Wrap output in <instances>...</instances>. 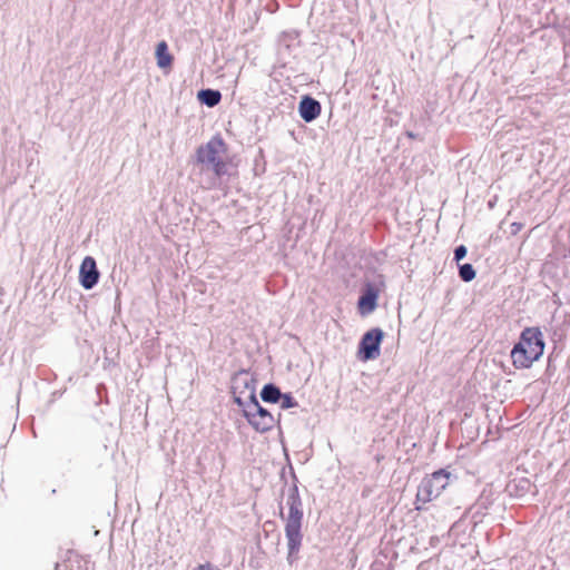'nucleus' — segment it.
Masks as SVG:
<instances>
[{
    "label": "nucleus",
    "instance_id": "nucleus-1",
    "mask_svg": "<svg viewBox=\"0 0 570 570\" xmlns=\"http://www.w3.org/2000/svg\"><path fill=\"white\" fill-rule=\"evenodd\" d=\"M226 146L218 136L202 145L196 151V165L200 170V185L206 189L216 188L227 173Z\"/></svg>",
    "mask_w": 570,
    "mask_h": 570
},
{
    "label": "nucleus",
    "instance_id": "nucleus-2",
    "mask_svg": "<svg viewBox=\"0 0 570 570\" xmlns=\"http://www.w3.org/2000/svg\"><path fill=\"white\" fill-rule=\"evenodd\" d=\"M286 505L288 507V514L285 518L281 511V517L285 520V535L288 548L287 560L292 564L297 559L303 541V503L296 484L288 488Z\"/></svg>",
    "mask_w": 570,
    "mask_h": 570
},
{
    "label": "nucleus",
    "instance_id": "nucleus-3",
    "mask_svg": "<svg viewBox=\"0 0 570 570\" xmlns=\"http://www.w3.org/2000/svg\"><path fill=\"white\" fill-rule=\"evenodd\" d=\"M451 480V473L446 470H439L431 475L424 478L416 493V500L422 503H428L436 499L442 491L449 485Z\"/></svg>",
    "mask_w": 570,
    "mask_h": 570
},
{
    "label": "nucleus",
    "instance_id": "nucleus-4",
    "mask_svg": "<svg viewBox=\"0 0 570 570\" xmlns=\"http://www.w3.org/2000/svg\"><path fill=\"white\" fill-rule=\"evenodd\" d=\"M244 416L253 429L259 433L271 431L276 423L273 414L258 403L256 395L252 396V401H247Z\"/></svg>",
    "mask_w": 570,
    "mask_h": 570
},
{
    "label": "nucleus",
    "instance_id": "nucleus-5",
    "mask_svg": "<svg viewBox=\"0 0 570 570\" xmlns=\"http://www.w3.org/2000/svg\"><path fill=\"white\" fill-rule=\"evenodd\" d=\"M384 333L381 328L375 327L367 331L361 338L358 344L357 356L361 361L376 360L380 356V345Z\"/></svg>",
    "mask_w": 570,
    "mask_h": 570
},
{
    "label": "nucleus",
    "instance_id": "nucleus-6",
    "mask_svg": "<svg viewBox=\"0 0 570 570\" xmlns=\"http://www.w3.org/2000/svg\"><path fill=\"white\" fill-rule=\"evenodd\" d=\"M532 340H534V328L527 327L521 333V341L514 345L511 351L512 363L518 368H528L531 366L534 357H532L527 348L524 347V343L531 345Z\"/></svg>",
    "mask_w": 570,
    "mask_h": 570
},
{
    "label": "nucleus",
    "instance_id": "nucleus-7",
    "mask_svg": "<svg viewBox=\"0 0 570 570\" xmlns=\"http://www.w3.org/2000/svg\"><path fill=\"white\" fill-rule=\"evenodd\" d=\"M100 273L94 257L86 256L80 265L79 282L85 289L94 288L99 281Z\"/></svg>",
    "mask_w": 570,
    "mask_h": 570
},
{
    "label": "nucleus",
    "instance_id": "nucleus-8",
    "mask_svg": "<svg viewBox=\"0 0 570 570\" xmlns=\"http://www.w3.org/2000/svg\"><path fill=\"white\" fill-rule=\"evenodd\" d=\"M248 392V400L252 401V396L256 395L255 392V380L246 371L236 373L232 379V393L244 394Z\"/></svg>",
    "mask_w": 570,
    "mask_h": 570
},
{
    "label": "nucleus",
    "instance_id": "nucleus-9",
    "mask_svg": "<svg viewBox=\"0 0 570 570\" xmlns=\"http://www.w3.org/2000/svg\"><path fill=\"white\" fill-rule=\"evenodd\" d=\"M298 111L304 121L311 122L320 116L321 104L309 96H304L299 101Z\"/></svg>",
    "mask_w": 570,
    "mask_h": 570
},
{
    "label": "nucleus",
    "instance_id": "nucleus-10",
    "mask_svg": "<svg viewBox=\"0 0 570 570\" xmlns=\"http://www.w3.org/2000/svg\"><path fill=\"white\" fill-rule=\"evenodd\" d=\"M377 292L368 286L358 299V307L363 314L371 313L376 307Z\"/></svg>",
    "mask_w": 570,
    "mask_h": 570
},
{
    "label": "nucleus",
    "instance_id": "nucleus-11",
    "mask_svg": "<svg viewBox=\"0 0 570 570\" xmlns=\"http://www.w3.org/2000/svg\"><path fill=\"white\" fill-rule=\"evenodd\" d=\"M198 100L207 107H215L220 102L222 94L215 89H202L197 94Z\"/></svg>",
    "mask_w": 570,
    "mask_h": 570
},
{
    "label": "nucleus",
    "instance_id": "nucleus-12",
    "mask_svg": "<svg viewBox=\"0 0 570 570\" xmlns=\"http://www.w3.org/2000/svg\"><path fill=\"white\" fill-rule=\"evenodd\" d=\"M261 397L266 403H278L282 399V392L275 384L268 383L263 386Z\"/></svg>",
    "mask_w": 570,
    "mask_h": 570
},
{
    "label": "nucleus",
    "instance_id": "nucleus-13",
    "mask_svg": "<svg viewBox=\"0 0 570 570\" xmlns=\"http://www.w3.org/2000/svg\"><path fill=\"white\" fill-rule=\"evenodd\" d=\"M156 58L159 68L169 67L173 62V56L168 52V46L165 41H160L156 47Z\"/></svg>",
    "mask_w": 570,
    "mask_h": 570
},
{
    "label": "nucleus",
    "instance_id": "nucleus-14",
    "mask_svg": "<svg viewBox=\"0 0 570 570\" xmlns=\"http://www.w3.org/2000/svg\"><path fill=\"white\" fill-rule=\"evenodd\" d=\"M459 276L464 282H471L475 277V271L469 263L459 265Z\"/></svg>",
    "mask_w": 570,
    "mask_h": 570
},
{
    "label": "nucleus",
    "instance_id": "nucleus-15",
    "mask_svg": "<svg viewBox=\"0 0 570 570\" xmlns=\"http://www.w3.org/2000/svg\"><path fill=\"white\" fill-rule=\"evenodd\" d=\"M278 403H281V409L283 410L292 409L298 405L295 399L288 393H282V399H279Z\"/></svg>",
    "mask_w": 570,
    "mask_h": 570
},
{
    "label": "nucleus",
    "instance_id": "nucleus-16",
    "mask_svg": "<svg viewBox=\"0 0 570 570\" xmlns=\"http://www.w3.org/2000/svg\"><path fill=\"white\" fill-rule=\"evenodd\" d=\"M466 247L464 245H460L454 249V261L460 262L466 256Z\"/></svg>",
    "mask_w": 570,
    "mask_h": 570
},
{
    "label": "nucleus",
    "instance_id": "nucleus-17",
    "mask_svg": "<svg viewBox=\"0 0 570 570\" xmlns=\"http://www.w3.org/2000/svg\"><path fill=\"white\" fill-rule=\"evenodd\" d=\"M544 350V343L541 338V332L537 328V360L542 355Z\"/></svg>",
    "mask_w": 570,
    "mask_h": 570
},
{
    "label": "nucleus",
    "instance_id": "nucleus-18",
    "mask_svg": "<svg viewBox=\"0 0 570 570\" xmlns=\"http://www.w3.org/2000/svg\"><path fill=\"white\" fill-rule=\"evenodd\" d=\"M234 395V402L239 405L240 407H243V411L245 410V406H246V403L247 401L243 400L242 395L243 394H233Z\"/></svg>",
    "mask_w": 570,
    "mask_h": 570
},
{
    "label": "nucleus",
    "instance_id": "nucleus-19",
    "mask_svg": "<svg viewBox=\"0 0 570 570\" xmlns=\"http://www.w3.org/2000/svg\"><path fill=\"white\" fill-rule=\"evenodd\" d=\"M194 570H220L219 568L217 567H214L212 566L209 562L205 563V564H199L197 568H195Z\"/></svg>",
    "mask_w": 570,
    "mask_h": 570
}]
</instances>
